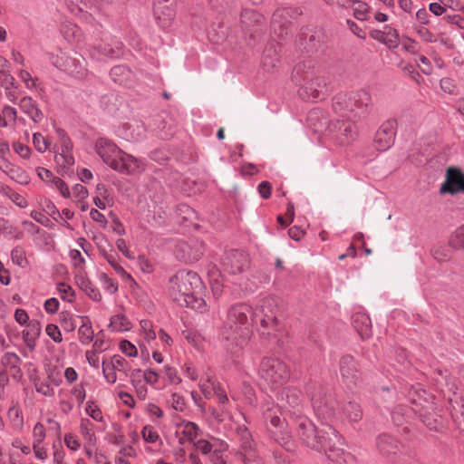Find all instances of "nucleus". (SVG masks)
I'll list each match as a JSON object with an SVG mask.
<instances>
[{
  "mask_svg": "<svg viewBox=\"0 0 464 464\" xmlns=\"http://www.w3.org/2000/svg\"><path fill=\"white\" fill-rule=\"evenodd\" d=\"M169 295L180 306L201 310L205 301L200 296L202 282L197 273L181 270L169 280Z\"/></svg>",
  "mask_w": 464,
  "mask_h": 464,
  "instance_id": "f257e3e1",
  "label": "nucleus"
},
{
  "mask_svg": "<svg viewBox=\"0 0 464 464\" xmlns=\"http://www.w3.org/2000/svg\"><path fill=\"white\" fill-rule=\"evenodd\" d=\"M252 317L253 309L246 304H235L228 310L227 324L229 330L226 329L222 334L227 342L225 346L231 353H237L250 339Z\"/></svg>",
  "mask_w": 464,
  "mask_h": 464,
  "instance_id": "f03ea898",
  "label": "nucleus"
},
{
  "mask_svg": "<svg viewBox=\"0 0 464 464\" xmlns=\"http://www.w3.org/2000/svg\"><path fill=\"white\" fill-rule=\"evenodd\" d=\"M298 433L308 447L319 451L326 452L328 444L339 441V434L328 424L318 430L311 421L304 420L299 423Z\"/></svg>",
  "mask_w": 464,
  "mask_h": 464,
  "instance_id": "7ed1b4c3",
  "label": "nucleus"
},
{
  "mask_svg": "<svg viewBox=\"0 0 464 464\" xmlns=\"http://www.w3.org/2000/svg\"><path fill=\"white\" fill-rule=\"evenodd\" d=\"M371 98L366 92H356L349 96L336 97L334 111L342 118L355 121L366 112Z\"/></svg>",
  "mask_w": 464,
  "mask_h": 464,
  "instance_id": "20e7f679",
  "label": "nucleus"
},
{
  "mask_svg": "<svg viewBox=\"0 0 464 464\" xmlns=\"http://www.w3.org/2000/svg\"><path fill=\"white\" fill-rule=\"evenodd\" d=\"M277 304L274 298L268 297L263 299L253 310V322H259L262 334H271L277 330Z\"/></svg>",
  "mask_w": 464,
  "mask_h": 464,
  "instance_id": "39448f33",
  "label": "nucleus"
},
{
  "mask_svg": "<svg viewBox=\"0 0 464 464\" xmlns=\"http://www.w3.org/2000/svg\"><path fill=\"white\" fill-rule=\"evenodd\" d=\"M259 374L272 390L281 387L289 377L287 366L280 360L275 358H265L262 360Z\"/></svg>",
  "mask_w": 464,
  "mask_h": 464,
  "instance_id": "423d86ee",
  "label": "nucleus"
},
{
  "mask_svg": "<svg viewBox=\"0 0 464 464\" xmlns=\"http://www.w3.org/2000/svg\"><path fill=\"white\" fill-rule=\"evenodd\" d=\"M264 417L266 421H269L272 427L270 428V432L273 434L275 440L287 450H290L293 443L290 440L287 423L285 419L281 420L278 407L267 409L264 413Z\"/></svg>",
  "mask_w": 464,
  "mask_h": 464,
  "instance_id": "0eeeda50",
  "label": "nucleus"
},
{
  "mask_svg": "<svg viewBox=\"0 0 464 464\" xmlns=\"http://www.w3.org/2000/svg\"><path fill=\"white\" fill-rule=\"evenodd\" d=\"M303 67L305 65L298 66L296 68V74L301 73L302 77V95H304L309 100H316L320 98L323 90L325 87L324 79L315 75L314 71L309 66L307 71L303 72Z\"/></svg>",
  "mask_w": 464,
  "mask_h": 464,
  "instance_id": "6e6552de",
  "label": "nucleus"
},
{
  "mask_svg": "<svg viewBox=\"0 0 464 464\" xmlns=\"http://www.w3.org/2000/svg\"><path fill=\"white\" fill-rule=\"evenodd\" d=\"M52 63L62 71L67 72L75 77H83L87 69L82 57L72 56L67 53L60 52L51 57Z\"/></svg>",
  "mask_w": 464,
  "mask_h": 464,
  "instance_id": "1a4fd4ad",
  "label": "nucleus"
},
{
  "mask_svg": "<svg viewBox=\"0 0 464 464\" xmlns=\"http://www.w3.org/2000/svg\"><path fill=\"white\" fill-rule=\"evenodd\" d=\"M355 121L345 118L332 121L328 126L332 139L340 146L350 144L356 136Z\"/></svg>",
  "mask_w": 464,
  "mask_h": 464,
  "instance_id": "9d476101",
  "label": "nucleus"
},
{
  "mask_svg": "<svg viewBox=\"0 0 464 464\" xmlns=\"http://www.w3.org/2000/svg\"><path fill=\"white\" fill-rule=\"evenodd\" d=\"M95 150L103 162L112 169L123 152L115 143L105 138L96 140Z\"/></svg>",
  "mask_w": 464,
  "mask_h": 464,
  "instance_id": "9b49d317",
  "label": "nucleus"
},
{
  "mask_svg": "<svg viewBox=\"0 0 464 464\" xmlns=\"http://www.w3.org/2000/svg\"><path fill=\"white\" fill-rule=\"evenodd\" d=\"M145 169L146 163L142 159L123 151L113 170L124 175L139 176Z\"/></svg>",
  "mask_w": 464,
  "mask_h": 464,
  "instance_id": "f8f14e48",
  "label": "nucleus"
},
{
  "mask_svg": "<svg viewBox=\"0 0 464 464\" xmlns=\"http://www.w3.org/2000/svg\"><path fill=\"white\" fill-rule=\"evenodd\" d=\"M198 387L205 398L210 399L216 395L219 403L226 404L228 402L225 389L221 387L210 372H207L205 376L201 378Z\"/></svg>",
  "mask_w": 464,
  "mask_h": 464,
  "instance_id": "ddd939ff",
  "label": "nucleus"
},
{
  "mask_svg": "<svg viewBox=\"0 0 464 464\" xmlns=\"http://www.w3.org/2000/svg\"><path fill=\"white\" fill-rule=\"evenodd\" d=\"M397 121L395 119H389L384 121L375 134V144L379 150H388L394 142Z\"/></svg>",
  "mask_w": 464,
  "mask_h": 464,
  "instance_id": "4468645a",
  "label": "nucleus"
},
{
  "mask_svg": "<svg viewBox=\"0 0 464 464\" xmlns=\"http://www.w3.org/2000/svg\"><path fill=\"white\" fill-rule=\"evenodd\" d=\"M442 194L464 193V174L457 168H449L446 172L445 181L440 189Z\"/></svg>",
  "mask_w": 464,
  "mask_h": 464,
  "instance_id": "2eb2a0df",
  "label": "nucleus"
},
{
  "mask_svg": "<svg viewBox=\"0 0 464 464\" xmlns=\"http://www.w3.org/2000/svg\"><path fill=\"white\" fill-rule=\"evenodd\" d=\"M240 437V455L245 464H255L257 461L258 454L256 444L252 440L250 432L246 428H238Z\"/></svg>",
  "mask_w": 464,
  "mask_h": 464,
  "instance_id": "dca6fc26",
  "label": "nucleus"
},
{
  "mask_svg": "<svg viewBox=\"0 0 464 464\" xmlns=\"http://www.w3.org/2000/svg\"><path fill=\"white\" fill-rule=\"evenodd\" d=\"M177 256L185 262H194L200 258L204 253L203 244L198 240L181 243L176 250Z\"/></svg>",
  "mask_w": 464,
  "mask_h": 464,
  "instance_id": "f3484780",
  "label": "nucleus"
},
{
  "mask_svg": "<svg viewBox=\"0 0 464 464\" xmlns=\"http://www.w3.org/2000/svg\"><path fill=\"white\" fill-rule=\"evenodd\" d=\"M121 44L117 43L114 46H110L103 43L93 44L89 50L90 57L98 62H103L108 58H114L120 55Z\"/></svg>",
  "mask_w": 464,
  "mask_h": 464,
  "instance_id": "a211bd4d",
  "label": "nucleus"
},
{
  "mask_svg": "<svg viewBox=\"0 0 464 464\" xmlns=\"http://www.w3.org/2000/svg\"><path fill=\"white\" fill-rule=\"evenodd\" d=\"M340 372L345 384L349 387L355 386L359 381L357 364L353 357L343 356L340 362Z\"/></svg>",
  "mask_w": 464,
  "mask_h": 464,
  "instance_id": "6ab92c4d",
  "label": "nucleus"
},
{
  "mask_svg": "<svg viewBox=\"0 0 464 464\" xmlns=\"http://www.w3.org/2000/svg\"><path fill=\"white\" fill-rule=\"evenodd\" d=\"M198 433V426L191 421L183 420L176 426L175 435L180 445L194 443Z\"/></svg>",
  "mask_w": 464,
  "mask_h": 464,
  "instance_id": "aec40b11",
  "label": "nucleus"
},
{
  "mask_svg": "<svg viewBox=\"0 0 464 464\" xmlns=\"http://www.w3.org/2000/svg\"><path fill=\"white\" fill-rule=\"evenodd\" d=\"M248 256L243 252H231L226 258L224 266L225 269L232 274L237 275L248 267Z\"/></svg>",
  "mask_w": 464,
  "mask_h": 464,
  "instance_id": "412c9836",
  "label": "nucleus"
},
{
  "mask_svg": "<svg viewBox=\"0 0 464 464\" xmlns=\"http://www.w3.org/2000/svg\"><path fill=\"white\" fill-rule=\"evenodd\" d=\"M312 401L317 417L325 421L331 420L335 414L333 401L321 397H313Z\"/></svg>",
  "mask_w": 464,
  "mask_h": 464,
  "instance_id": "4be33fe9",
  "label": "nucleus"
},
{
  "mask_svg": "<svg viewBox=\"0 0 464 464\" xmlns=\"http://www.w3.org/2000/svg\"><path fill=\"white\" fill-rule=\"evenodd\" d=\"M379 452L385 457L396 454L400 450L399 442L388 434H382L378 437L376 442Z\"/></svg>",
  "mask_w": 464,
  "mask_h": 464,
  "instance_id": "5701e85b",
  "label": "nucleus"
},
{
  "mask_svg": "<svg viewBox=\"0 0 464 464\" xmlns=\"http://www.w3.org/2000/svg\"><path fill=\"white\" fill-rule=\"evenodd\" d=\"M154 15L159 25L166 28L170 25L175 16L174 5H154Z\"/></svg>",
  "mask_w": 464,
  "mask_h": 464,
  "instance_id": "b1692460",
  "label": "nucleus"
},
{
  "mask_svg": "<svg viewBox=\"0 0 464 464\" xmlns=\"http://www.w3.org/2000/svg\"><path fill=\"white\" fill-rule=\"evenodd\" d=\"M20 109L27 114L34 122H40L43 118V112L37 108L35 102L28 96L23 97L19 103Z\"/></svg>",
  "mask_w": 464,
  "mask_h": 464,
  "instance_id": "393cba45",
  "label": "nucleus"
},
{
  "mask_svg": "<svg viewBox=\"0 0 464 464\" xmlns=\"http://www.w3.org/2000/svg\"><path fill=\"white\" fill-rule=\"evenodd\" d=\"M353 324L362 339H367L372 335V322L368 315L364 314H354Z\"/></svg>",
  "mask_w": 464,
  "mask_h": 464,
  "instance_id": "a878e982",
  "label": "nucleus"
},
{
  "mask_svg": "<svg viewBox=\"0 0 464 464\" xmlns=\"http://www.w3.org/2000/svg\"><path fill=\"white\" fill-rule=\"evenodd\" d=\"M145 133V128L141 122L134 121L123 127L122 136L130 141L140 140Z\"/></svg>",
  "mask_w": 464,
  "mask_h": 464,
  "instance_id": "bb28decb",
  "label": "nucleus"
},
{
  "mask_svg": "<svg viewBox=\"0 0 464 464\" xmlns=\"http://www.w3.org/2000/svg\"><path fill=\"white\" fill-rule=\"evenodd\" d=\"M41 330L40 323L36 320H32L23 331V338L29 348L33 349L34 347L35 341L39 337Z\"/></svg>",
  "mask_w": 464,
  "mask_h": 464,
  "instance_id": "cd10ccee",
  "label": "nucleus"
},
{
  "mask_svg": "<svg viewBox=\"0 0 464 464\" xmlns=\"http://www.w3.org/2000/svg\"><path fill=\"white\" fill-rule=\"evenodd\" d=\"M338 444H341V438L339 437V441L334 444V441L331 444H328L327 451L325 454L328 459L337 464H344L351 459L350 454L345 453L342 449L336 447Z\"/></svg>",
  "mask_w": 464,
  "mask_h": 464,
  "instance_id": "c85d7f7f",
  "label": "nucleus"
},
{
  "mask_svg": "<svg viewBox=\"0 0 464 464\" xmlns=\"http://www.w3.org/2000/svg\"><path fill=\"white\" fill-rule=\"evenodd\" d=\"M76 281L80 287L87 294V295L94 301H101L102 295L100 291L93 286L92 282L87 279L83 274L75 276Z\"/></svg>",
  "mask_w": 464,
  "mask_h": 464,
  "instance_id": "c756f323",
  "label": "nucleus"
},
{
  "mask_svg": "<svg viewBox=\"0 0 464 464\" xmlns=\"http://www.w3.org/2000/svg\"><path fill=\"white\" fill-rule=\"evenodd\" d=\"M82 324L78 330L79 340L82 344H89L93 339V330L87 316L80 317Z\"/></svg>",
  "mask_w": 464,
  "mask_h": 464,
  "instance_id": "7c9ffc66",
  "label": "nucleus"
},
{
  "mask_svg": "<svg viewBox=\"0 0 464 464\" xmlns=\"http://www.w3.org/2000/svg\"><path fill=\"white\" fill-rule=\"evenodd\" d=\"M216 447L212 452L208 455L209 460L213 464H227V460L224 457V453L227 450L228 445L226 441L220 440L216 441Z\"/></svg>",
  "mask_w": 464,
  "mask_h": 464,
  "instance_id": "2f4dec72",
  "label": "nucleus"
},
{
  "mask_svg": "<svg viewBox=\"0 0 464 464\" xmlns=\"http://www.w3.org/2000/svg\"><path fill=\"white\" fill-rule=\"evenodd\" d=\"M276 398L282 402V407L288 405L291 408H295L298 406L300 402V399L297 393L291 392L289 389H284L278 392Z\"/></svg>",
  "mask_w": 464,
  "mask_h": 464,
  "instance_id": "473e14b6",
  "label": "nucleus"
},
{
  "mask_svg": "<svg viewBox=\"0 0 464 464\" xmlns=\"http://www.w3.org/2000/svg\"><path fill=\"white\" fill-rule=\"evenodd\" d=\"M96 192L97 195L93 199L95 206L100 209H105L107 204H111L112 201L107 188L103 184H98Z\"/></svg>",
  "mask_w": 464,
  "mask_h": 464,
  "instance_id": "72a5a7b5",
  "label": "nucleus"
},
{
  "mask_svg": "<svg viewBox=\"0 0 464 464\" xmlns=\"http://www.w3.org/2000/svg\"><path fill=\"white\" fill-rule=\"evenodd\" d=\"M264 17L253 9H244L240 14V22L246 27L260 24Z\"/></svg>",
  "mask_w": 464,
  "mask_h": 464,
  "instance_id": "f704fd0d",
  "label": "nucleus"
},
{
  "mask_svg": "<svg viewBox=\"0 0 464 464\" xmlns=\"http://www.w3.org/2000/svg\"><path fill=\"white\" fill-rule=\"evenodd\" d=\"M80 433L89 445H94L96 436L93 430V424L89 419H82L80 422Z\"/></svg>",
  "mask_w": 464,
  "mask_h": 464,
  "instance_id": "c9c22d12",
  "label": "nucleus"
},
{
  "mask_svg": "<svg viewBox=\"0 0 464 464\" xmlns=\"http://www.w3.org/2000/svg\"><path fill=\"white\" fill-rule=\"evenodd\" d=\"M352 9L356 19L365 21L369 18L371 8L367 3L361 0H353Z\"/></svg>",
  "mask_w": 464,
  "mask_h": 464,
  "instance_id": "e433bc0d",
  "label": "nucleus"
},
{
  "mask_svg": "<svg viewBox=\"0 0 464 464\" xmlns=\"http://www.w3.org/2000/svg\"><path fill=\"white\" fill-rule=\"evenodd\" d=\"M141 370L136 369L130 374V382L136 389V393L139 399L145 400L147 398L148 389L145 384H141L139 378L140 377Z\"/></svg>",
  "mask_w": 464,
  "mask_h": 464,
  "instance_id": "4c0bfd02",
  "label": "nucleus"
},
{
  "mask_svg": "<svg viewBox=\"0 0 464 464\" xmlns=\"http://www.w3.org/2000/svg\"><path fill=\"white\" fill-rule=\"evenodd\" d=\"M141 437L142 439L150 444H159L162 445V440L154 427L151 425H145L141 430Z\"/></svg>",
  "mask_w": 464,
  "mask_h": 464,
  "instance_id": "58836bf2",
  "label": "nucleus"
},
{
  "mask_svg": "<svg viewBox=\"0 0 464 464\" xmlns=\"http://www.w3.org/2000/svg\"><path fill=\"white\" fill-rule=\"evenodd\" d=\"M54 160L56 164L63 169L72 166L74 164V159L72 154V150L62 149L61 152L55 155Z\"/></svg>",
  "mask_w": 464,
  "mask_h": 464,
  "instance_id": "ea45409f",
  "label": "nucleus"
},
{
  "mask_svg": "<svg viewBox=\"0 0 464 464\" xmlns=\"http://www.w3.org/2000/svg\"><path fill=\"white\" fill-rule=\"evenodd\" d=\"M110 327L112 331H127L130 328V323L123 314H116L111 318Z\"/></svg>",
  "mask_w": 464,
  "mask_h": 464,
  "instance_id": "a19ab883",
  "label": "nucleus"
},
{
  "mask_svg": "<svg viewBox=\"0 0 464 464\" xmlns=\"http://www.w3.org/2000/svg\"><path fill=\"white\" fill-rule=\"evenodd\" d=\"M449 244L455 249H464V224L450 235Z\"/></svg>",
  "mask_w": 464,
  "mask_h": 464,
  "instance_id": "79ce46f5",
  "label": "nucleus"
},
{
  "mask_svg": "<svg viewBox=\"0 0 464 464\" xmlns=\"http://www.w3.org/2000/svg\"><path fill=\"white\" fill-rule=\"evenodd\" d=\"M219 439L212 438V440L200 439L194 442L196 450L199 451L203 455H209L213 449L216 447V441H219Z\"/></svg>",
  "mask_w": 464,
  "mask_h": 464,
  "instance_id": "37998d69",
  "label": "nucleus"
},
{
  "mask_svg": "<svg viewBox=\"0 0 464 464\" xmlns=\"http://www.w3.org/2000/svg\"><path fill=\"white\" fill-rule=\"evenodd\" d=\"M11 259L16 266L24 268L28 266L25 251L21 246H15L11 252Z\"/></svg>",
  "mask_w": 464,
  "mask_h": 464,
  "instance_id": "c03bdc74",
  "label": "nucleus"
},
{
  "mask_svg": "<svg viewBox=\"0 0 464 464\" xmlns=\"http://www.w3.org/2000/svg\"><path fill=\"white\" fill-rule=\"evenodd\" d=\"M3 119H0V126L7 127L11 123H14L17 118V111L14 107L5 106L2 111Z\"/></svg>",
  "mask_w": 464,
  "mask_h": 464,
  "instance_id": "a18cd8bd",
  "label": "nucleus"
},
{
  "mask_svg": "<svg viewBox=\"0 0 464 464\" xmlns=\"http://www.w3.org/2000/svg\"><path fill=\"white\" fill-rule=\"evenodd\" d=\"M70 257L76 270V275L83 274L85 260L81 252L77 249H72L70 251Z\"/></svg>",
  "mask_w": 464,
  "mask_h": 464,
  "instance_id": "49530a36",
  "label": "nucleus"
},
{
  "mask_svg": "<svg viewBox=\"0 0 464 464\" xmlns=\"http://www.w3.org/2000/svg\"><path fill=\"white\" fill-rule=\"evenodd\" d=\"M48 186L58 190L60 194L65 198H69L71 197V191L67 184L59 177L52 179L51 183Z\"/></svg>",
  "mask_w": 464,
  "mask_h": 464,
  "instance_id": "de8ad7c7",
  "label": "nucleus"
},
{
  "mask_svg": "<svg viewBox=\"0 0 464 464\" xmlns=\"http://www.w3.org/2000/svg\"><path fill=\"white\" fill-rule=\"evenodd\" d=\"M85 411L88 416L92 420L99 422H103L104 418L102 410L93 401H88L86 404Z\"/></svg>",
  "mask_w": 464,
  "mask_h": 464,
  "instance_id": "09e8293b",
  "label": "nucleus"
},
{
  "mask_svg": "<svg viewBox=\"0 0 464 464\" xmlns=\"http://www.w3.org/2000/svg\"><path fill=\"white\" fill-rule=\"evenodd\" d=\"M102 374L109 384H114L117 382V371L108 361L102 362Z\"/></svg>",
  "mask_w": 464,
  "mask_h": 464,
  "instance_id": "8fccbe9b",
  "label": "nucleus"
},
{
  "mask_svg": "<svg viewBox=\"0 0 464 464\" xmlns=\"http://www.w3.org/2000/svg\"><path fill=\"white\" fill-rule=\"evenodd\" d=\"M57 291L61 296L62 299L67 301V302H72L74 299V291L72 288L65 284V283H59L57 285Z\"/></svg>",
  "mask_w": 464,
  "mask_h": 464,
  "instance_id": "3c124183",
  "label": "nucleus"
},
{
  "mask_svg": "<svg viewBox=\"0 0 464 464\" xmlns=\"http://www.w3.org/2000/svg\"><path fill=\"white\" fill-rule=\"evenodd\" d=\"M33 143L34 148L39 152H44L50 148V143L47 139H45L42 134L40 133H34L33 135Z\"/></svg>",
  "mask_w": 464,
  "mask_h": 464,
  "instance_id": "603ef678",
  "label": "nucleus"
},
{
  "mask_svg": "<svg viewBox=\"0 0 464 464\" xmlns=\"http://www.w3.org/2000/svg\"><path fill=\"white\" fill-rule=\"evenodd\" d=\"M45 437V428L42 423L37 422L33 430V443L43 444Z\"/></svg>",
  "mask_w": 464,
  "mask_h": 464,
  "instance_id": "864d4df0",
  "label": "nucleus"
},
{
  "mask_svg": "<svg viewBox=\"0 0 464 464\" xmlns=\"http://www.w3.org/2000/svg\"><path fill=\"white\" fill-rule=\"evenodd\" d=\"M140 327L143 333V336L148 342H151L156 339L157 334L155 331L152 329V324L150 321H140Z\"/></svg>",
  "mask_w": 464,
  "mask_h": 464,
  "instance_id": "5fc2aeb1",
  "label": "nucleus"
},
{
  "mask_svg": "<svg viewBox=\"0 0 464 464\" xmlns=\"http://www.w3.org/2000/svg\"><path fill=\"white\" fill-rule=\"evenodd\" d=\"M208 276L213 292L215 294L220 292L222 283L221 280H219L220 275L218 274V271L215 267H213L212 270L208 271Z\"/></svg>",
  "mask_w": 464,
  "mask_h": 464,
  "instance_id": "6e6d98bb",
  "label": "nucleus"
},
{
  "mask_svg": "<svg viewBox=\"0 0 464 464\" xmlns=\"http://www.w3.org/2000/svg\"><path fill=\"white\" fill-rule=\"evenodd\" d=\"M143 377L146 383L156 387V384L159 382L160 375L154 370L147 369L145 371H141L140 377Z\"/></svg>",
  "mask_w": 464,
  "mask_h": 464,
  "instance_id": "4d7b16f0",
  "label": "nucleus"
},
{
  "mask_svg": "<svg viewBox=\"0 0 464 464\" xmlns=\"http://www.w3.org/2000/svg\"><path fill=\"white\" fill-rule=\"evenodd\" d=\"M164 372L171 384L178 385L181 382V378L175 367L170 365L164 366Z\"/></svg>",
  "mask_w": 464,
  "mask_h": 464,
  "instance_id": "13d9d810",
  "label": "nucleus"
},
{
  "mask_svg": "<svg viewBox=\"0 0 464 464\" xmlns=\"http://www.w3.org/2000/svg\"><path fill=\"white\" fill-rule=\"evenodd\" d=\"M100 278L103 284L104 289L108 293L114 294L118 291V284L113 279L110 278L106 274H101Z\"/></svg>",
  "mask_w": 464,
  "mask_h": 464,
  "instance_id": "bf43d9fd",
  "label": "nucleus"
},
{
  "mask_svg": "<svg viewBox=\"0 0 464 464\" xmlns=\"http://www.w3.org/2000/svg\"><path fill=\"white\" fill-rule=\"evenodd\" d=\"M120 349L121 353L129 357H136L138 355L136 346L127 340H122L120 343Z\"/></svg>",
  "mask_w": 464,
  "mask_h": 464,
  "instance_id": "052dcab7",
  "label": "nucleus"
},
{
  "mask_svg": "<svg viewBox=\"0 0 464 464\" xmlns=\"http://www.w3.org/2000/svg\"><path fill=\"white\" fill-rule=\"evenodd\" d=\"M61 324L63 329L66 332H72L77 327L75 319L70 314L63 315Z\"/></svg>",
  "mask_w": 464,
  "mask_h": 464,
  "instance_id": "680f3d73",
  "label": "nucleus"
},
{
  "mask_svg": "<svg viewBox=\"0 0 464 464\" xmlns=\"http://www.w3.org/2000/svg\"><path fill=\"white\" fill-rule=\"evenodd\" d=\"M45 332L55 343H61L63 341L62 333L57 325L53 324H47Z\"/></svg>",
  "mask_w": 464,
  "mask_h": 464,
  "instance_id": "e2e57ef3",
  "label": "nucleus"
},
{
  "mask_svg": "<svg viewBox=\"0 0 464 464\" xmlns=\"http://www.w3.org/2000/svg\"><path fill=\"white\" fill-rule=\"evenodd\" d=\"M64 443L66 447L72 450H78L81 447V442L78 437L74 434L68 433L64 435Z\"/></svg>",
  "mask_w": 464,
  "mask_h": 464,
  "instance_id": "0e129e2a",
  "label": "nucleus"
},
{
  "mask_svg": "<svg viewBox=\"0 0 464 464\" xmlns=\"http://www.w3.org/2000/svg\"><path fill=\"white\" fill-rule=\"evenodd\" d=\"M108 362L117 372H124L128 365L127 361L121 355H113Z\"/></svg>",
  "mask_w": 464,
  "mask_h": 464,
  "instance_id": "69168bd1",
  "label": "nucleus"
},
{
  "mask_svg": "<svg viewBox=\"0 0 464 464\" xmlns=\"http://www.w3.org/2000/svg\"><path fill=\"white\" fill-rule=\"evenodd\" d=\"M346 411L350 420L353 421H358L362 416L361 407L355 403H350Z\"/></svg>",
  "mask_w": 464,
  "mask_h": 464,
  "instance_id": "338daca9",
  "label": "nucleus"
},
{
  "mask_svg": "<svg viewBox=\"0 0 464 464\" xmlns=\"http://www.w3.org/2000/svg\"><path fill=\"white\" fill-rule=\"evenodd\" d=\"M33 451L37 459L41 461H44L48 458L47 449L43 444H35L32 445Z\"/></svg>",
  "mask_w": 464,
  "mask_h": 464,
  "instance_id": "774afa93",
  "label": "nucleus"
}]
</instances>
